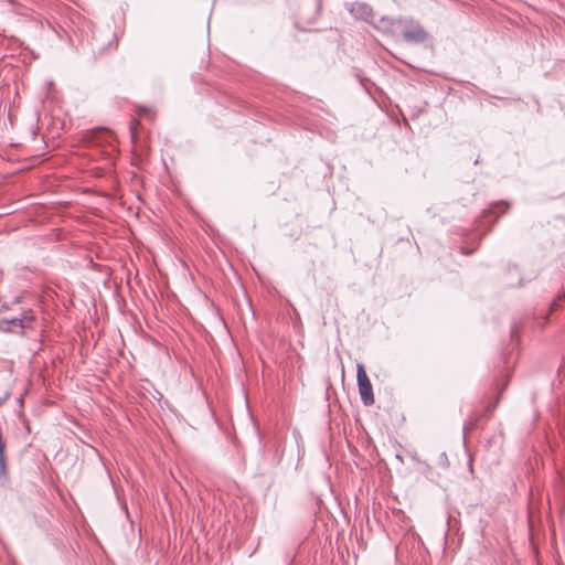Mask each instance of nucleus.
<instances>
[{
    "instance_id": "1",
    "label": "nucleus",
    "mask_w": 565,
    "mask_h": 565,
    "mask_svg": "<svg viewBox=\"0 0 565 565\" xmlns=\"http://www.w3.org/2000/svg\"><path fill=\"white\" fill-rule=\"evenodd\" d=\"M356 381L361 401L364 405L370 406L374 404V394L371 381L366 374L365 367L362 363L356 365Z\"/></svg>"
},
{
    "instance_id": "2",
    "label": "nucleus",
    "mask_w": 565,
    "mask_h": 565,
    "mask_svg": "<svg viewBox=\"0 0 565 565\" xmlns=\"http://www.w3.org/2000/svg\"><path fill=\"white\" fill-rule=\"evenodd\" d=\"M402 35L403 39L409 43H423L428 38L427 32L422 28L419 23L416 22H411L407 26H405Z\"/></svg>"
},
{
    "instance_id": "3",
    "label": "nucleus",
    "mask_w": 565,
    "mask_h": 565,
    "mask_svg": "<svg viewBox=\"0 0 565 565\" xmlns=\"http://www.w3.org/2000/svg\"><path fill=\"white\" fill-rule=\"evenodd\" d=\"M33 320H34V317L31 313H24L20 318H13L11 320H2L0 322V327L2 330H6V331H11L17 327H19L21 329H25V328L31 327Z\"/></svg>"
},
{
    "instance_id": "4",
    "label": "nucleus",
    "mask_w": 565,
    "mask_h": 565,
    "mask_svg": "<svg viewBox=\"0 0 565 565\" xmlns=\"http://www.w3.org/2000/svg\"><path fill=\"white\" fill-rule=\"evenodd\" d=\"M351 12L363 20L372 18V9L370 6L364 3H354L351 8Z\"/></svg>"
},
{
    "instance_id": "5",
    "label": "nucleus",
    "mask_w": 565,
    "mask_h": 565,
    "mask_svg": "<svg viewBox=\"0 0 565 565\" xmlns=\"http://www.w3.org/2000/svg\"><path fill=\"white\" fill-rule=\"evenodd\" d=\"M7 465L4 458V445L0 444V476H6Z\"/></svg>"
},
{
    "instance_id": "6",
    "label": "nucleus",
    "mask_w": 565,
    "mask_h": 565,
    "mask_svg": "<svg viewBox=\"0 0 565 565\" xmlns=\"http://www.w3.org/2000/svg\"><path fill=\"white\" fill-rule=\"evenodd\" d=\"M508 207L509 204L507 202H498L491 206L490 212L497 213V210H500L502 213H504L508 210Z\"/></svg>"
}]
</instances>
